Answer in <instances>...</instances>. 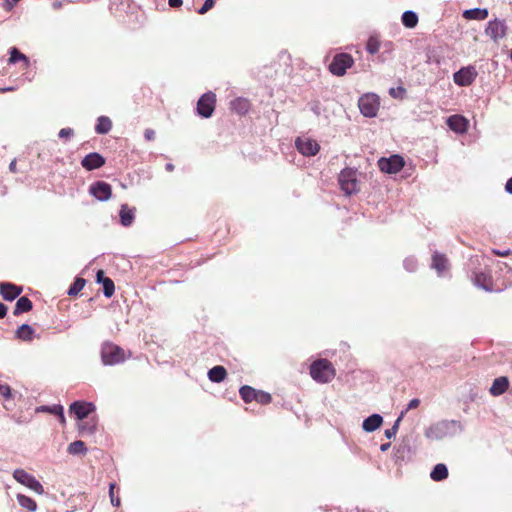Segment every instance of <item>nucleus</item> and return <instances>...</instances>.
Listing matches in <instances>:
<instances>
[{
	"instance_id": "f257e3e1",
	"label": "nucleus",
	"mask_w": 512,
	"mask_h": 512,
	"mask_svg": "<svg viewBox=\"0 0 512 512\" xmlns=\"http://www.w3.org/2000/svg\"><path fill=\"white\" fill-rule=\"evenodd\" d=\"M463 431V425L457 420H442L430 425L425 430V437L430 440H442L455 436Z\"/></svg>"
},
{
	"instance_id": "f03ea898",
	"label": "nucleus",
	"mask_w": 512,
	"mask_h": 512,
	"mask_svg": "<svg viewBox=\"0 0 512 512\" xmlns=\"http://www.w3.org/2000/svg\"><path fill=\"white\" fill-rule=\"evenodd\" d=\"M310 375L318 383H328L335 376V369L327 359H318L310 366Z\"/></svg>"
},
{
	"instance_id": "7ed1b4c3",
	"label": "nucleus",
	"mask_w": 512,
	"mask_h": 512,
	"mask_svg": "<svg viewBox=\"0 0 512 512\" xmlns=\"http://www.w3.org/2000/svg\"><path fill=\"white\" fill-rule=\"evenodd\" d=\"M338 182L341 190L346 195H351L353 193L358 192V180H357V171L352 168L343 169L338 177Z\"/></svg>"
},
{
	"instance_id": "20e7f679",
	"label": "nucleus",
	"mask_w": 512,
	"mask_h": 512,
	"mask_svg": "<svg viewBox=\"0 0 512 512\" xmlns=\"http://www.w3.org/2000/svg\"><path fill=\"white\" fill-rule=\"evenodd\" d=\"M101 359L104 365H115L125 360L122 348L112 343H104L101 348Z\"/></svg>"
},
{
	"instance_id": "39448f33",
	"label": "nucleus",
	"mask_w": 512,
	"mask_h": 512,
	"mask_svg": "<svg viewBox=\"0 0 512 512\" xmlns=\"http://www.w3.org/2000/svg\"><path fill=\"white\" fill-rule=\"evenodd\" d=\"M379 106V97L374 93L364 94L358 101V107L361 114L369 118H373L377 115Z\"/></svg>"
},
{
	"instance_id": "423d86ee",
	"label": "nucleus",
	"mask_w": 512,
	"mask_h": 512,
	"mask_svg": "<svg viewBox=\"0 0 512 512\" xmlns=\"http://www.w3.org/2000/svg\"><path fill=\"white\" fill-rule=\"evenodd\" d=\"M13 478L18 483L26 486L27 488L34 491L38 495L44 494V488L42 484L32 474H29L24 469L14 470Z\"/></svg>"
},
{
	"instance_id": "0eeeda50",
	"label": "nucleus",
	"mask_w": 512,
	"mask_h": 512,
	"mask_svg": "<svg viewBox=\"0 0 512 512\" xmlns=\"http://www.w3.org/2000/svg\"><path fill=\"white\" fill-rule=\"evenodd\" d=\"M353 63L354 60L351 55L347 53H340L334 56L329 65V70L333 75L343 76Z\"/></svg>"
},
{
	"instance_id": "6e6552de",
	"label": "nucleus",
	"mask_w": 512,
	"mask_h": 512,
	"mask_svg": "<svg viewBox=\"0 0 512 512\" xmlns=\"http://www.w3.org/2000/svg\"><path fill=\"white\" fill-rule=\"evenodd\" d=\"M216 103V95L213 92L203 94L197 102V113L203 118L212 116Z\"/></svg>"
},
{
	"instance_id": "1a4fd4ad",
	"label": "nucleus",
	"mask_w": 512,
	"mask_h": 512,
	"mask_svg": "<svg viewBox=\"0 0 512 512\" xmlns=\"http://www.w3.org/2000/svg\"><path fill=\"white\" fill-rule=\"evenodd\" d=\"M404 164L405 162L403 157L397 154L391 155L389 158H381L378 161L379 169L387 174H395L399 172L403 168Z\"/></svg>"
},
{
	"instance_id": "9d476101",
	"label": "nucleus",
	"mask_w": 512,
	"mask_h": 512,
	"mask_svg": "<svg viewBox=\"0 0 512 512\" xmlns=\"http://www.w3.org/2000/svg\"><path fill=\"white\" fill-rule=\"evenodd\" d=\"M485 33L495 42L503 39L507 33L505 20L494 19L488 22Z\"/></svg>"
},
{
	"instance_id": "9b49d317",
	"label": "nucleus",
	"mask_w": 512,
	"mask_h": 512,
	"mask_svg": "<svg viewBox=\"0 0 512 512\" xmlns=\"http://www.w3.org/2000/svg\"><path fill=\"white\" fill-rule=\"evenodd\" d=\"M297 150L304 156H314L318 153L319 144L308 137H298L295 141Z\"/></svg>"
},
{
	"instance_id": "f8f14e48",
	"label": "nucleus",
	"mask_w": 512,
	"mask_h": 512,
	"mask_svg": "<svg viewBox=\"0 0 512 512\" xmlns=\"http://www.w3.org/2000/svg\"><path fill=\"white\" fill-rule=\"evenodd\" d=\"M89 192L99 201H108L112 196V187L107 182L96 181L90 186Z\"/></svg>"
},
{
	"instance_id": "ddd939ff",
	"label": "nucleus",
	"mask_w": 512,
	"mask_h": 512,
	"mask_svg": "<svg viewBox=\"0 0 512 512\" xmlns=\"http://www.w3.org/2000/svg\"><path fill=\"white\" fill-rule=\"evenodd\" d=\"M477 77V71L472 66L461 68L453 75L454 82L459 86H469Z\"/></svg>"
},
{
	"instance_id": "4468645a",
	"label": "nucleus",
	"mask_w": 512,
	"mask_h": 512,
	"mask_svg": "<svg viewBox=\"0 0 512 512\" xmlns=\"http://www.w3.org/2000/svg\"><path fill=\"white\" fill-rule=\"evenodd\" d=\"M96 409L92 402L75 401L70 405L69 411L74 414L78 420H83Z\"/></svg>"
},
{
	"instance_id": "2eb2a0df",
	"label": "nucleus",
	"mask_w": 512,
	"mask_h": 512,
	"mask_svg": "<svg viewBox=\"0 0 512 512\" xmlns=\"http://www.w3.org/2000/svg\"><path fill=\"white\" fill-rule=\"evenodd\" d=\"M105 164V158L97 152L87 154L81 161V165L88 171L98 169Z\"/></svg>"
},
{
	"instance_id": "dca6fc26",
	"label": "nucleus",
	"mask_w": 512,
	"mask_h": 512,
	"mask_svg": "<svg viewBox=\"0 0 512 512\" xmlns=\"http://www.w3.org/2000/svg\"><path fill=\"white\" fill-rule=\"evenodd\" d=\"M447 125L452 131L463 134L467 131L468 120L461 115H452L447 118Z\"/></svg>"
},
{
	"instance_id": "f3484780",
	"label": "nucleus",
	"mask_w": 512,
	"mask_h": 512,
	"mask_svg": "<svg viewBox=\"0 0 512 512\" xmlns=\"http://www.w3.org/2000/svg\"><path fill=\"white\" fill-rule=\"evenodd\" d=\"M0 293L5 300L13 301L22 293V288L9 282H1Z\"/></svg>"
},
{
	"instance_id": "a211bd4d",
	"label": "nucleus",
	"mask_w": 512,
	"mask_h": 512,
	"mask_svg": "<svg viewBox=\"0 0 512 512\" xmlns=\"http://www.w3.org/2000/svg\"><path fill=\"white\" fill-rule=\"evenodd\" d=\"M431 267L436 270L438 276H444L449 269V262L445 255L435 252L432 257Z\"/></svg>"
},
{
	"instance_id": "6ab92c4d",
	"label": "nucleus",
	"mask_w": 512,
	"mask_h": 512,
	"mask_svg": "<svg viewBox=\"0 0 512 512\" xmlns=\"http://www.w3.org/2000/svg\"><path fill=\"white\" fill-rule=\"evenodd\" d=\"M509 387V380L505 376H501L498 378H495L489 392L493 396H500L502 395Z\"/></svg>"
},
{
	"instance_id": "aec40b11",
	"label": "nucleus",
	"mask_w": 512,
	"mask_h": 512,
	"mask_svg": "<svg viewBox=\"0 0 512 512\" xmlns=\"http://www.w3.org/2000/svg\"><path fill=\"white\" fill-rule=\"evenodd\" d=\"M383 423V418L380 414H372L362 423V428L365 432H373L377 430Z\"/></svg>"
},
{
	"instance_id": "412c9836",
	"label": "nucleus",
	"mask_w": 512,
	"mask_h": 512,
	"mask_svg": "<svg viewBox=\"0 0 512 512\" xmlns=\"http://www.w3.org/2000/svg\"><path fill=\"white\" fill-rule=\"evenodd\" d=\"M489 15L486 8H473L463 12V17L468 20H485Z\"/></svg>"
},
{
	"instance_id": "4be33fe9",
	"label": "nucleus",
	"mask_w": 512,
	"mask_h": 512,
	"mask_svg": "<svg viewBox=\"0 0 512 512\" xmlns=\"http://www.w3.org/2000/svg\"><path fill=\"white\" fill-rule=\"evenodd\" d=\"M120 222L123 226H130L135 218L134 209H130L127 204H123L120 209Z\"/></svg>"
},
{
	"instance_id": "5701e85b",
	"label": "nucleus",
	"mask_w": 512,
	"mask_h": 512,
	"mask_svg": "<svg viewBox=\"0 0 512 512\" xmlns=\"http://www.w3.org/2000/svg\"><path fill=\"white\" fill-rule=\"evenodd\" d=\"M37 412H48L57 415L62 424L66 422L62 405L40 406L37 408Z\"/></svg>"
},
{
	"instance_id": "b1692460",
	"label": "nucleus",
	"mask_w": 512,
	"mask_h": 512,
	"mask_svg": "<svg viewBox=\"0 0 512 512\" xmlns=\"http://www.w3.org/2000/svg\"><path fill=\"white\" fill-rule=\"evenodd\" d=\"M32 307V301L28 297H20L16 302L14 315H20L22 313L28 312L32 309Z\"/></svg>"
},
{
	"instance_id": "393cba45",
	"label": "nucleus",
	"mask_w": 512,
	"mask_h": 512,
	"mask_svg": "<svg viewBox=\"0 0 512 512\" xmlns=\"http://www.w3.org/2000/svg\"><path fill=\"white\" fill-rule=\"evenodd\" d=\"M226 369L223 366H214L208 372V378L211 382L220 383L226 377Z\"/></svg>"
},
{
	"instance_id": "a878e982",
	"label": "nucleus",
	"mask_w": 512,
	"mask_h": 512,
	"mask_svg": "<svg viewBox=\"0 0 512 512\" xmlns=\"http://www.w3.org/2000/svg\"><path fill=\"white\" fill-rule=\"evenodd\" d=\"M35 330L28 324H22L16 330V337L22 341H31Z\"/></svg>"
},
{
	"instance_id": "bb28decb",
	"label": "nucleus",
	"mask_w": 512,
	"mask_h": 512,
	"mask_svg": "<svg viewBox=\"0 0 512 512\" xmlns=\"http://www.w3.org/2000/svg\"><path fill=\"white\" fill-rule=\"evenodd\" d=\"M112 129V122L110 118L106 116H100L97 119V124L95 126V131L97 134H107Z\"/></svg>"
},
{
	"instance_id": "cd10ccee",
	"label": "nucleus",
	"mask_w": 512,
	"mask_h": 512,
	"mask_svg": "<svg viewBox=\"0 0 512 512\" xmlns=\"http://www.w3.org/2000/svg\"><path fill=\"white\" fill-rule=\"evenodd\" d=\"M430 477L434 481H442L448 477V468L445 464L439 463L435 465L430 473Z\"/></svg>"
},
{
	"instance_id": "c85d7f7f",
	"label": "nucleus",
	"mask_w": 512,
	"mask_h": 512,
	"mask_svg": "<svg viewBox=\"0 0 512 512\" xmlns=\"http://www.w3.org/2000/svg\"><path fill=\"white\" fill-rule=\"evenodd\" d=\"M16 498L23 509H26L29 512H35L37 510V503L32 498L23 494H17Z\"/></svg>"
},
{
	"instance_id": "c756f323",
	"label": "nucleus",
	"mask_w": 512,
	"mask_h": 512,
	"mask_svg": "<svg viewBox=\"0 0 512 512\" xmlns=\"http://www.w3.org/2000/svg\"><path fill=\"white\" fill-rule=\"evenodd\" d=\"M10 57H9V64H15L18 61H23L25 68H27L30 64V61L26 55L21 53L17 48L12 47L10 49Z\"/></svg>"
},
{
	"instance_id": "7c9ffc66",
	"label": "nucleus",
	"mask_w": 512,
	"mask_h": 512,
	"mask_svg": "<svg viewBox=\"0 0 512 512\" xmlns=\"http://www.w3.org/2000/svg\"><path fill=\"white\" fill-rule=\"evenodd\" d=\"M474 285L485 291H491V279L484 273H478L474 277Z\"/></svg>"
},
{
	"instance_id": "2f4dec72",
	"label": "nucleus",
	"mask_w": 512,
	"mask_h": 512,
	"mask_svg": "<svg viewBox=\"0 0 512 512\" xmlns=\"http://www.w3.org/2000/svg\"><path fill=\"white\" fill-rule=\"evenodd\" d=\"M67 452L70 455H85L87 448L83 441L76 440L68 445Z\"/></svg>"
},
{
	"instance_id": "473e14b6",
	"label": "nucleus",
	"mask_w": 512,
	"mask_h": 512,
	"mask_svg": "<svg viewBox=\"0 0 512 512\" xmlns=\"http://www.w3.org/2000/svg\"><path fill=\"white\" fill-rule=\"evenodd\" d=\"M402 23L407 28H414L418 24V16L414 11L407 10L402 14Z\"/></svg>"
},
{
	"instance_id": "72a5a7b5",
	"label": "nucleus",
	"mask_w": 512,
	"mask_h": 512,
	"mask_svg": "<svg viewBox=\"0 0 512 512\" xmlns=\"http://www.w3.org/2000/svg\"><path fill=\"white\" fill-rule=\"evenodd\" d=\"M241 398L246 402L249 403L251 401H255V397L257 396V390L254 389L251 386L244 385L239 390Z\"/></svg>"
},
{
	"instance_id": "f704fd0d",
	"label": "nucleus",
	"mask_w": 512,
	"mask_h": 512,
	"mask_svg": "<svg viewBox=\"0 0 512 512\" xmlns=\"http://www.w3.org/2000/svg\"><path fill=\"white\" fill-rule=\"evenodd\" d=\"M231 108L238 114H245L249 109V102L243 98H237L231 101Z\"/></svg>"
},
{
	"instance_id": "c9c22d12",
	"label": "nucleus",
	"mask_w": 512,
	"mask_h": 512,
	"mask_svg": "<svg viewBox=\"0 0 512 512\" xmlns=\"http://www.w3.org/2000/svg\"><path fill=\"white\" fill-rule=\"evenodd\" d=\"M86 281L84 278L77 277L68 289L69 296H76L84 288Z\"/></svg>"
},
{
	"instance_id": "e433bc0d",
	"label": "nucleus",
	"mask_w": 512,
	"mask_h": 512,
	"mask_svg": "<svg viewBox=\"0 0 512 512\" xmlns=\"http://www.w3.org/2000/svg\"><path fill=\"white\" fill-rule=\"evenodd\" d=\"M79 433L82 435H92L96 431V422H83L78 424Z\"/></svg>"
},
{
	"instance_id": "4c0bfd02",
	"label": "nucleus",
	"mask_w": 512,
	"mask_h": 512,
	"mask_svg": "<svg viewBox=\"0 0 512 512\" xmlns=\"http://www.w3.org/2000/svg\"><path fill=\"white\" fill-rule=\"evenodd\" d=\"M381 43L377 37L371 36L366 44V49L370 54H376L379 52Z\"/></svg>"
},
{
	"instance_id": "58836bf2",
	"label": "nucleus",
	"mask_w": 512,
	"mask_h": 512,
	"mask_svg": "<svg viewBox=\"0 0 512 512\" xmlns=\"http://www.w3.org/2000/svg\"><path fill=\"white\" fill-rule=\"evenodd\" d=\"M102 285L104 296L110 298L115 291L114 282L110 278H104Z\"/></svg>"
},
{
	"instance_id": "ea45409f",
	"label": "nucleus",
	"mask_w": 512,
	"mask_h": 512,
	"mask_svg": "<svg viewBox=\"0 0 512 512\" xmlns=\"http://www.w3.org/2000/svg\"><path fill=\"white\" fill-rule=\"evenodd\" d=\"M404 415H405V412H401L399 417L396 419L394 425L391 428L385 430V436L388 439L395 437V435L398 431V428H399V424L402 421Z\"/></svg>"
},
{
	"instance_id": "a19ab883",
	"label": "nucleus",
	"mask_w": 512,
	"mask_h": 512,
	"mask_svg": "<svg viewBox=\"0 0 512 512\" xmlns=\"http://www.w3.org/2000/svg\"><path fill=\"white\" fill-rule=\"evenodd\" d=\"M257 396L255 397V401L260 404H269L271 402V395L267 392L257 390Z\"/></svg>"
},
{
	"instance_id": "79ce46f5",
	"label": "nucleus",
	"mask_w": 512,
	"mask_h": 512,
	"mask_svg": "<svg viewBox=\"0 0 512 512\" xmlns=\"http://www.w3.org/2000/svg\"><path fill=\"white\" fill-rule=\"evenodd\" d=\"M403 265L408 272H414L417 268V260L414 257H407Z\"/></svg>"
},
{
	"instance_id": "37998d69",
	"label": "nucleus",
	"mask_w": 512,
	"mask_h": 512,
	"mask_svg": "<svg viewBox=\"0 0 512 512\" xmlns=\"http://www.w3.org/2000/svg\"><path fill=\"white\" fill-rule=\"evenodd\" d=\"M0 395L4 399L9 400L12 398V391L9 385L0 383Z\"/></svg>"
},
{
	"instance_id": "c03bdc74",
	"label": "nucleus",
	"mask_w": 512,
	"mask_h": 512,
	"mask_svg": "<svg viewBox=\"0 0 512 512\" xmlns=\"http://www.w3.org/2000/svg\"><path fill=\"white\" fill-rule=\"evenodd\" d=\"M114 488H115V484L111 483L109 485V496H110V500H111L112 505L115 506V507H118L120 505V498L116 497L114 495Z\"/></svg>"
},
{
	"instance_id": "a18cd8bd",
	"label": "nucleus",
	"mask_w": 512,
	"mask_h": 512,
	"mask_svg": "<svg viewBox=\"0 0 512 512\" xmlns=\"http://www.w3.org/2000/svg\"><path fill=\"white\" fill-rule=\"evenodd\" d=\"M214 5V0H205L202 7L198 10L199 14H205L208 12Z\"/></svg>"
},
{
	"instance_id": "49530a36",
	"label": "nucleus",
	"mask_w": 512,
	"mask_h": 512,
	"mask_svg": "<svg viewBox=\"0 0 512 512\" xmlns=\"http://www.w3.org/2000/svg\"><path fill=\"white\" fill-rule=\"evenodd\" d=\"M73 135H74V130L72 128H62L58 133V136L60 138H70Z\"/></svg>"
},
{
	"instance_id": "de8ad7c7",
	"label": "nucleus",
	"mask_w": 512,
	"mask_h": 512,
	"mask_svg": "<svg viewBox=\"0 0 512 512\" xmlns=\"http://www.w3.org/2000/svg\"><path fill=\"white\" fill-rule=\"evenodd\" d=\"M419 404H420V400L418 398H414V399L410 400L407 405V408L404 412L406 413L409 410L416 409L419 406Z\"/></svg>"
},
{
	"instance_id": "09e8293b",
	"label": "nucleus",
	"mask_w": 512,
	"mask_h": 512,
	"mask_svg": "<svg viewBox=\"0 0 512 512\" xmlns=\"http://www.w3.org/2000/svg\"><path fill=\"white\" fill-rule=\"evenodd\" d=\"M144 137L147 141H152L155 138V131L153 129H146L144 132Z\"/></svg>"
},
{
	"instance_id": "8fccbe9b",
	"label": "nucleus",
	"mask_w": 512,
	"mask_h": 512,
	"mask_svg": "<svg viewBox=\"0 0 512 512\" xmlns=\"http://www.w3.org/2000/svg\"><path fill=\"white\" fill-rule=\"evenodd\" d=\"M493 253L495 255H497V256L504 257V256H508L510 254V250H496V249H494Z\"/></svg>"
},
{
	"instance_id": "3c124183",
	"label": "nucleus",
	"mask_w": 512,
	"mask_h": 512,
	"mask_svg": "<svg viewBox=\"0 0 512 512\" xmlns=\"http://www.w3.org/2000/svg\"><path fill=\"white\" fill-rule=\"evenodd\" d=\"M7 314V306L0 302V319L4 318Z\"/></svg>"
},
{
	"instance_id": "603ef678",
	"label": "nucleus",
	"mask_w": 512,
	"mask_h": 512,
	"mask_svg": "<svg viewBox=\"0 0 512 512\" xmlns=\"http://www.w3.org/2000/svg\"><path fill=\"white\" fill-rule=\"evenodd\" d=\"M505 190L507 193L512 195V177L506 182Z\"/></svg>"
},
{
	"instance_id": "864d4df0",
	"label": "nucleus",
	"mask_w": 512,
	"mask_h": 512,
	"mask_svg": "<svg viewBox=\"0 0 512 512\" xmlns=\"http://www.w3.org/2000/svg\"><path fill=\"white\" fill-rule=\"evenodd\" d=\"M96 278H97L98 283H103V279L106 277L104 276V272L102 270H98L97 274H96Z\"/></svg>"
},
{
	"instance_id": "5fc2aeb1",
	"label": "nucleus",
	"mask_w": 512,
	"mask_h": 512,
	"mask_svg": "<svg viewBox=\"0 0 512 512\" xmlns=\"http://www.w3.org/2000/svg\"><path fill=\"white\" fill-rule=\"evenodd\" d=\"M311 110L314 112V114L319 115L320 114V106L319 103H313L311 105Z\"/></svg>"
},
{
	"instance_id": "6e6d98bb",
	"label": "nucleus",
	"mask_w": 512,
	"mask_h": 512,
	"mask_svg": "<svg viewBox=\"0 0 512 512\" xmlns=\"http://www.w3.org/2000/svg\"><path fill=\"white\" fill-rule=\"evenodd\" d=\"M169 5L171 7H179L182 5V0H169Z\"/></svg>"
},
{
	"instance_id": "4d7b16f0",
	"label": "nucleus",
	"mask_w": 512,
	"mask_h": 512,
	"mask_svg": "<svg viewBox=\"0 0 512 512\" xmlns=\"http://www.w3.org/2000/svg\"><path fill=\"white\" fill-rule=\"evenodd\" d=\"M63 2L64 1H54L52 3L53 9H55V10L60 9L63 6Z\"/></svg>"
},
{
	"instance_id": "13d9d810",
	"label": "nucleus",
	"mask_w": 512,
	"mask_h": 512,
	"mask_svg": "<svg viewBox=\"0 0 512 512\" xmlns=\"http://www.w3.org/2000/svg\"><path fill=\"white\" fill-rule=\"evenodd\" d=\"M9 170L11 172H16V160H13L9 165Z\"/></svg>"
},
{
	"instance_id": "bf43d9fd",
	"label": "nucleus",
	"mask_w": 512,
	"mask_h": 512,
	"mask_svg": "<svg viewBox=\"0 0 512 512\" xmlns=\"http://www.w3.org/2000/svg\"><path fill=\"white\" fill-rule=\"evenodd\" d=\"M389 447H390V443H384V444H382V445L380 446V450H381L382 452H385V451H387V450L389 449Z\"/></svg>"
},
{
	"instance_id": "052dcab7",
	"label": "nucleus",
	"mask_w": 512,
	"mask_h": 512,
	"mask_svg": "<svg viewBox=\"0 0 512 512\" xmlns=\"http://www.w3.org/2000/svg\"><path fill=\"white\" fill-rule=\"evenodd\" d=\"M165 168L167 171L171 172L174 170V165L171 163H167Z\"/></svg>"
},
{
	"instance_id": "680f3d73",
	"label": "nucleus",
	"mask_w": 512,
	"mask_h": 512,
	"mask_svg": "<svg viewBox=\"0 0 512 512\" xmlns=\"http://www.w3.org/2000/svg\"><path fill=\"white\" fill-rule=\"evenodd\" d=\"M18 1H19V0H7V3H8V4H10V5H12V4H14V3H16V2H18Z\"/></svg>"
},
{
	"instance_id": "e2e57ef3",
	"label": "nucleus",
	"mask_w": 512,
	"mask_h": 512,
	"mask_svg": "<svg viewBox=\"0 0 512 512\" xmlns=\"http://www.w3.org/2000/svg\"><path fill=\"white\" fill-rule=\"evenodd\" d=\"M395 94H396V91L394 88L390 89V95H392L393 97H395Z\"/></svg>"
}]
</instances>
